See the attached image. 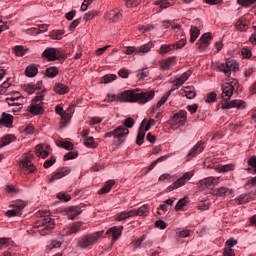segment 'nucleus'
I'll return each mask as SVG.
<instances>
[{"mask_svg": "<svg viewBox=\"0 0 256 256\" xmlns=\"http://www.w3.org/2000/svg\"><path fill=\"white\" fill-rule=\"evenodd\" d=\"M153 99H155L154 90H129V103H138V105H145L146 103H149V101H153Z\"/></svg>", "mask_w": 256, "mask_h": 256, "instance_id": "1", "label": "nucleus"}, {"mask_svg": "<svg viewBox=\"0 0 256 256\" xmlns=\"http://www.w3.org/2000/svg\"><path fill=\"white\" fill-rule=\"evenodd\" d=\"M103 237V231L85 234L79 238L77 247L79 249H93V246Z\"/></svg>", "mask_w": 256, "mask_h": 256, "instance_id": "2", "label": "nucleus"}, {"mask_svg": "<svg viewBox=\"0 0 256 256\" xmlns=\"http://www.w3.org/2000/svg\"><path fill=\"white\" fill-rule=\"evenodd\" d=\"M5 101L10 107H18L17 111L13 110V113H19V111L23 109V105L27 102L25 97H23L19 92H12L8 94Z\"/></svg>", "mask_w": 256, "mask_h": 256, "instance_id": "3", "label": "nucleus"}, {"mask_svg": "<svg viewBox=\"0 0 256 256\" xmlns=\"http://www.w3.org/2000/svg\"><path fill=\"white\" fill-rule=\"evenodd\" d=\"M36 229L37 232L40 233V235H47L49 231H53L55 229V220L50 218L49 216L41 217L38 220Z\"/></svg>", "mask_w": 256, "mask_h": 256, "instance_id": "4", "label": "nucleus"}, {"mask_svg": "<svg viewBox=\"0 0 256 256\" xmlns=\"http://www.w3.org/2000/svg\"><path fill=\"white\" fill-rule=\"evenodd\" d=\"M45 99V92H38L35 99L32 100V103L29 107V113L32 115H43V100Z\"/></svg>", "mask_w": 256, "mask_h": 256, "instance_id": "5", "label": "nucleus"}, {"mask_svg": "<svg viewBox=\"0 0 256 256\" xmlns=\"http://www.w3.org/2000/svg\"><path fill=\"white\" fill-rule=\"evenodd\" d=\"M237 85V81L234 80L233 82L224 83L222 85V94H221V102L220 105L223 107L225 103L231 101V97H233V91H235V86Z\"/></svg>", "mask_w": 256, "mask_h": 256, "instance_id": "6", "label": "nucleus"}, {"mask_svg": "<svg viewBox=\"0 0 256 256\" xmlns=\"http://www.w3.org/2000/svg\"><path fill=\"white\" fill-rule=\"evenodd\" d=\"M192 177L193 172L184 173L180 178H178L175 182L166 188L167 193H171V191H175L180 189V187H184V185H187L188 181H191Z\"/></svg>", "mask_w": 256, "mask_h": 256, "instance_id": "7", "label": "nucleus"}, {"mask_svg": "<svg viewBox=\"0 0 256 256\" xmlns=\"http://www.w3.org/2000/svg\"><path fill=\"white\" fill-rule=\"evenodd\" d=\"M129 135V130L123 126H118L114 131L105 134L106 138L114 137L118 143H124L125 139Z\"/></svg>", "mask_w": 256, "mask_h": 256, "instance_id": "8", "label": "nucleus"}, {"mask_svg": "<svg viewBox=\"0 0 256 256\" xmlns=\"http://www.w3.org/2000/svg\"><path fill=\"white\" fill-rule=\"evenodd\" d=\"M219 71H222L226 77H231V71H237L239 64L235 60L227 59L226 63H222L218 66Z\"/></svg>", "mask_w": 256, "mask_h": 256, "instance_id": "9", "label": "nucleus"}, {"mask_svg": "<svg viewBox=\"0 0 256 256\" xmlns=\"http://www.w3.org/2000/svg\"><path fill=\"white\" fill-rule=\"evenodd\" d=\"M108 100H104L107 103H129V90L120 92L118 94H107Z\"/></svg>", "mask_w": 256, "mask_h": 256, "instance_id": "10", "label": "nucleus"}, {"mask_svg": "<svg viewBox=\"0 0 256 256\" xmlns=\"http://www.w3.org/2000/svg\"><path fill=\"white\" fill-rule=\"evenodd\" d=\"M81 222H74L71 226H64L60 228L59 235L61 237H69V235H73L75 233H79L81 231Z\"/></svg>", "mask_w": 256, "mask_h": 256, "instance_id": "11", "label": "nucleus"}, {"mask_svg": "<svg viewBox=\"0 0 256 256\" xmlns=\"http://www.w3.org/2000/svg\"><path fill=\"white\" fill-rule=\"evenodd\" d=\"M215 185H219V177H207L200 180L198 183L200 189H211V187H215Z\"/></svg>", "mask_w": 256, "mask_h": 256, "instance_id": "12", "label": "nucleus"}, {"mask_svg": "<svg viewBox=\"0 0 256 256\" xmlns=\"http://www.w3.org/2000/svg\"><path fill=\"white\" fill-rule=\"evenodd\" d=\"M42 57L47 61H57L61 57V51L57 48H46L42 53Z\"/></svg>", "mask_w": 256, "mask_h": 256, "instance_id": "13", "label": "nucleus"}, {"mask_svg": "<svg viewBox=\"0 0 256 256\" xmlns=\"http://www.w3.org/2000/svg\"><path fill=\"white\" fill-rule=\"evenodd\" d=\"M71 173V168L63 167L59 170L55 171L52 174V177L48 179V183H53V181H58V179H63V177H67Z\"/></svg>", "mask_w": 256, "mask_h": 256, "instance_id": "14", "label": "nucleus"}, {"mask_svg": "<svg viewBox=\"0 0 256 256\" xmlns=\"http://www.w3.org/2000/svg\"><path fill=\"white\" fill-rule=\"evenodd\" d=\"M245 107H247V102L243 100H232L222 104L221 109H245Z\"/></svg>", "mask_w": 256, "mask_h": 256, "instance_id": "15", "label": "nucleus"}, {"mask_svg": "<svg viewBox=\"0 0 256 256\" xmlns=\"http://www.w3.org/2000/svg\"><path fill=\"white\" fill-rule=\"evenodd\" d=\"M172 121L175 125H185L187 123V111L180 110L173 116Z\"/></svg>", "mask_w": 256, "mask_h": 256, "instance_id": "16", "label": "nucleus"}, {"mask_svg": "<svg viewBox=\"0 0 256 256\" xmlns=\"http://www.w3.org/2000/svg\"><path fill=\"white\" fill-rule=\"evenodd\" d=\"M51 149L50 145L38 144L35 149V153L37 157H42V159H46L49 157V150Z\"/></svg>", "mask_w": 256, "mask_h": 256, "instance_id": "17", "label": "nucleus"}, {"mask_svg": "<svg viewBox=\"0 0 256 256\" xmlns=\"http://www.w3.org/2000/svg\"><path fill=\"white\" fill-rule=\"evenodd\" d=\"M179 95H181V97H186L187 99H195L197 93L195 92V87L187 86L179 91Z\"/></svg>", "mask_w": 256, "mask_h": 256, "instance_id": "18", "label": "nucleus"}, {"mask_svg": "<svg viewBox=\"0 0 256 256\" xmlns=\"http://www.w3.org/2000/svg\"><path fill=\"white\" fill-rule=\"evenodd\" d=\"M177 65V58L169 57L160 62V67L163 71H169L171 67H175Z\"/></svg>", "mask_w": 256, "mask_h": 256, "instance_id": "19", "label": "nucleus"}, {"mask_svg": "<svg viewBox=\"0 0 256 256\" xmlns=\"http://www.w3.org/2000/svg\"><path fill=\"white\" fill-rule=\"evenodd\" d=\"M123 232V226H113L107 230L106 235H111L113 241H117Z\"/></svg>", "mask_w": 256, "mask_h": 256, "instance_id": "20", "label": "nucleus"}, {"mask_svg": "<svg viewBox=\"0 0 256 256\" xmlns=\"http://www.w3.org/2000/svg\"><path fill=\"white\" fill-rule=\"evenodd\" d=\"M175 91V88H172L170 91L166 92L161 99L157 102V104L152 108L153 113L157 111V109H161L165 103H167V99L171 96V93Z\"/></svg>", "mask_w": 256, "mask_h": 256, "instance_id": "21", "label": "nucleus"}, {"mask_svg": "<svg viewBox=\"0 0 256 256\" xmlns=\"http://www.w3.org/2000/svg\"><path fill=\"white\" fill-rule=\"evenodd\" d=\"M150 209L151 207L149 204H144L140 208L133 209L132 211H134V217H147V215H149Z\"/></svg>", "mask_w": 256, "mask_h": 256, "instance_id": "22", "label": "nucleus"}, {"mask_svg": "<svg viewBox=\"0 0 256 256\" xmlns=\"http://www.w3.org/2000/svg\"><path fill=\"white\" fill-rule=\"evenodd\" d=\"M0 125L8 128L13 127V115L3 112L0 118Z\"/></svg>", "mask_w": 256, "mask_h": 256, "instance_id": "23", "label": "nucleus"}, {"mask_svg": "<svg viewBox=\"0 0 256 256\" xmlns=\"http://www.w3.org/2000/svg\"><path fill=\"white\" fill-rule=\"evenodd\" d=\"M192 72L190 70L184 72L180 77L176 78L173 81V84L175 85V87H181V85L185 84V81H187V79H189V77H191Z\"/></svg>", "mask_w": 256, "mask_h": 256, "instance_id": "24", "label": "nucleus"}, {"mask_svg": "<svg viewBox=\"0 0 256 256\" xmlns=\"http://www.w3.org/2000/svg\"><path fill=\"white\" fill-rule=\"evenodd\" d=\"M213 39V36H211V33H205L200 38V49L201 51H205L207 49L209 42Z\"/></svg>", "mask_w": 256, "mask_h": 256, "instance_id": "25", "label": "nucleus"}, {"mask_svg": "<svg viewBox=\"0 0 256 256\" xmlns=\"http://www.w3.org/2000/svg\"><path fill=\"white\" fill-rule=\"evenodd\" d=\"M203 149H205V146H203V142H198L189 152L188 157H197L200 153H203Z\"/></svg>", "mask_w": 256, "mask_h": 256, "instance_id": "26", "label": "nucleus"}, {"mask_svg": "<svg viewBox=\"0 0 256 256\" xmlns=\"http://www.w3.org/2000/svg\"><path fill=\"white\" fill-rule=\"evenodd\" d=\"M20 165L25 169V171H28V173H35L37 170L35 165L31 163V160L28 159L21 160Z\"/></svg>", "mask_w": 256, "mask_h": 256, "instance_id": "27", "label": "nucleus"}, {"mask_svg": "<svg viewBox=\"0 0 256 256\" xmlns=\"http://www.w3.org/2000/svg\"><path fill=\"white\" fill-rule=\"evenodd\" d=\"M10 207H13L17 213L21 215V211L27 207V202L23 200H15L11 203Z\"/></svg>", "mask_w": 256, "mask_h": 256, "instance_id": "28", "label": "nucleus"}, {"mask_svg": "<svg viewBox=\"0 0 256 256\" xmlns=\"http://www.w3.org/2000/svg\"><path fill=\"white\" fill-rule=\"evenodd\" d=\"M54 91L57 93V95H67V93H69V86L63 83H58L55 84Z\"/></svg>", "mask_w": 256, "mask_h": 256, "instance_id": "29", "label": "nucleus"}, {"mask_svg": "<svg viewBox=\"0 0 256 256\" xmlns=\"http://www.w3.org/2000/svg\"><path fill=\"white\" fill-rule=\"evenodd\" d=\"M173 154H166L164 156H160L158 159L154 160L153 162H151V164L148 166V171H153V169H155V167H157L158 163H163V161H167V159H169V157H171Z\"/></svg>", "mask_w": 256, "mask_h": 256, "instance_id": "30", "label": "nucleus"}, {"mask_svg": "<svg viewBox=\"0 0 256 256\" xmlns=\"http://www.w3.org/2000/svg\"><path fill=\"white\" fill-rule=\"evenodd\" d=\"M155 125H157V121H155V119L150 118L148 121L147 118H145L142 120L140 127L144 129V131H149V129Z\"/></svg>", "mask_w": 256, "mask_h": 256, "instance_id": "31", "label": "nucleus"}, {"mask_svg": "<svg viewBox=\"0 0 256 256\" xmlns=\"http://www.w3.org/2000/svg\"><path fill=\"white\" fill-rule=\"evenodd\" d=\"M151 49H153V42H148V43L140 46L139 48H137V55H145V54L149 53V51H151Z\"/></svg>", "mask_w": 256, "mask_h": 256, "instance_id": "32", "label": "nucleus"}, {"mask_svg": "<svg viewBox=\"0 0 256 256\" xmlns=\"http://www.w3.org/2000/svg\"><path fill=\"white\" fill-rule=\"evenodd\" d=\"M131 217H135V211H123L117 215V221H125L126 219H131Z\"/></svg>", "mask_w": 256, "mask_h": 256, "instance_id": "33", "label": "nucleus"}, {"mask_svg": "<svg viewBox=\"0 0 256 256\" xmlns=\"http://www.w3.org/2000/svg\"><path fill=\"white\" fill-rule=\"evenodd\" d=\"M214 195H217V197H223L225 195H233V190L227 187H220L214 190Z\"/></svg>", "mask_w": 256, "mask_h": 256, "instance_id": "34", "label": "nucleus"}, {"mask_svg": "<svg viewBox=\"0 0 256 256\" xmlns=\"http://www.w3.org/2000/svg\"><path fill=\"white\" fill-rule=\"evenodd\" d=\"M113 185H115V180H109L106 184L98 191V195H105L111 191Z\"/></svg>", "mask_w": 256, "mask_h": 256, "instance_id": "35", "label": "nucleus"}, {"mask_svg": "<svg viewBox=\"0 0 256 256\" xmlns=\"http://www.w3.org/2000/svg\"><path fill=\"white\" fill-rule=\"evenodd\" d=\"M84 145L85 147H88V149H97V147L99 146V144L95 142V138H93V136L85 138Z\"/></svg>", "mask_w": 256, "mask_h": 256, "instance_id": "36", "label": "nucleus"}, {"mask_svg": "<svg viewBox=\"0 0 256 256\" xmlns=\"http://www.w3.org/2000/svg\"><path fill=\"white\" fill-rule=\"evenodd\" d=\"M235 27L237 31H247V29H249V25L247 24V20L245 19H239L236 22Z\"/></svg>", "mask_w": 256, "mask_h": 256, "instance_id": "37", "label": "nucleus"}, {"mask_svg": "<svg viewBox=\"0 0 256 256\" xmlns=\"http://www.w3.org/2000/svg\"><path fill=\"white\" fill-rule=\"evenodd\" d=\"M67 215H68L69 219H75V217H77V215H81V210L77 207H69L67 209Z\"/></svg>", "mask_w": 256, "mask_h": 256, "instance_id": "38", "label": "nucleus"}, {"mask_svg": "<svg viewBox=\"0 0 256 256\" xmlns=\"http://www.w3.org/2000/svg\"><path fill=\"white\" fill-rule=\"evenodd\" d=\"M153 5H156L160 9H169V7H172L173 4L169 2V0H156Z\"/></svg>", "mask_w": 256, "mask_h": 256, "instance_id": "39", "label": "nucleus"}, {"mask_svg": "<svg viewBox=\"0 0 256 256\" xmlns=\"http://www.w3.org/2000/svg\"><path fill=\"white\" fill-rule=\"evenodd\" d=\"M200 31H199V28L195 27V26H192L191 29H190V41L192 43H195L200 35Z\"/></svg>", "mask_w": 256, "mask_h": 256, "instance_id": "40", "label": "nucleus"}, {"mask_svg": "<svg viewBox=\"0 0 256 256\" xmlns=\"http://www.w3.org/2000/svg\"><path fill=\"white\" fill-rule=\"evenodd\" d=\"M38 72L39 69H37V66L35 65H29L25 70V74L27 77H35V75H37Z\"/></svg>", "mask_w": 256, "mask_h": 256, "instance_id": "41", "label": "nucleus"}, {"mask_svg": "<svg viewBox=\"0 0 256 256\" xmlns=\"http://www.w3.org/2000/svg\"><path fill=\"white\" fill-rule=\"evenodd\" d=\"M236 203H239V205H243L244 203H249V201H251V194H242L240 196H238L235 199Z\"/></svg>", "mask_w": 256, "mask_h": 256, "instance_id": "42", "label": "nucleus"}, {"mask_svg": "<svg viewBox=\"0 0 256 256\" xmlns=\"http://www.w3.org/2000/svg\"><path fill=\"white\" fill-rule=\"evenodd\" d=\"M13 141H15V135L13 134H7L1 138V143L3 147L10 145V143H13Z\"/></svg>", "mask_w": 256, "mask_h": 256, "instance_id": "43", "label": "nucleus"}, {"mask_svg": "<svg viewBox=\"0 0 256 256\" xmlns=\"http://www.w3.org/2000/svg\"><path fill=\"white\" fill-rule=\"evenodd\" d=\"M145 133H147V130H145L144 128H142L140 126L139 131H138V135H137V138H136V143L138 145H143V141L145 139Z\"/></svg>", "mask_w": 256, "mask_h": 256, "instance_id": "44", "label": "nucleus"}, {"mask_svg": "<svg viewBox=\"0 0 256 256\" xmlns=\"http://www.w3.org/2000/svg\"><path fill=\"white\" fill-rule=\"evenodd\" d=\"M45 75H46V77L53 79L54 77H57V75H59V69H57V67L47 68Z\"/></svg>", "mask_w": 256, "mask_h": 256, "instance_id": "45", "label": "nucleus"}, {"mask_svg": "<svg viewBox=\"0 0 256 256\" xmlns=\"http://www.w3.org/2000/svg\"><path fill=\"white\" fill-rule=\"evenodd\" d=\"M7 247H13V240L10 238H0V249H7Z\"/></svg>", "mask_w": 256, "mask_h": 256, "instance_id": "46", "label": "nucleus"}, {"mask_svg": "<svg viewBox=\"0 0 256 256\" xmlns=\"http://www.w3.org/2000/svg\"><path fill=\"white\" fill-rule=\"evenodd\" d=\"M117 79V75L115 74H107L101 78V83L104 85H107L108 83H112V81H115Z\"/></svg>", "mask_w": 256, "mask_h": 256, "instance_id": "47", "label": "nucleus"}, {"mask_svg": "<svg viewBox=\"0 0 256 256\" xmlns=\"http://www.w3.org/2000/svg\"><path fill=\"white\" fill-rule=\"evenodd\" d=\"M55 111L57 113V115H60V117H62L63 119H69V117H71L69 115V113L65 112V110H63V106L61 105H57L55 107Z\"/></svg>", "mask_w": 256, "mask_h": 256, "instance_id": "48", "label": "nucleus"}, {"mask_svg": "<svg viewBox=\"0 0 256 256\" xmlns=\"http://www.w3.org/2000/svg\"><path fill=\"white\" fill-rule=\"evenodd\" d=\"M63 35H64L63 30L53 31L50 34V39H53L54 41H61V39H63Z\"/></svg>", "mask_w": 256, "mask_h": 256, "instance_id": "49", "label": "nucleus"}, {"mask_svg": "<svg viewBox=\"0 0 256 256\" xmlns=\"http://www.w3.org/2000/svg\"><path fill=\"white\" fill-rule=\"evenodd\" d=\"M111 15H112V21H114V23H117V21H121V19L123 17L121 10H119L118 8L113 10Z\"/></svg>", "mask_w": 256, "mask_h": 256, "instance_id": "50", "label": "nucleus"}, {"mask_svg": "<svg viewBox=\"0 0 256 256\" xmlns=\"http://www.w3.org/2000/svg\"><path fill=\"white\" fill-rule=\"evenodd\" d=\"M122 53H124V55H137V47H135V46H126L122 50Z\"/></svg>", "mask_w": 256, "mask_h": 256, "instance_id": "51", "label": "nucleus"}, {"mask_svg": "<svg viewBox=\"0 0 256 256\" xmlns=\"http://www.w3.org/2000/svg\"><path fill=\"white\" fill-rule=\"evenodd\" d=\"M158 181L160 183H165V181H167V183H171V181H173V175H171L170 173H164L160 175Z\"/></svg>", "mask_w": 256, "mask_h": 256, "instance_id": "52", "label": "nucleus"}, {"mask_svg": "<svg viewBox=\"0 0 256 256\" xmlns=\"http://www.w3.org/2000/svg\"><path fill=\"white\" fill-rule=\"evenodd\" d=\"M185 45H187V38H182L178 42L172 44V49H183Z\"/></svg>", "mask_w": 256, "mask_h": 256, "instance_id": "53", "label": "nucleus"}, {"mask_svg": "<svg viewBox=\"0 0 256 256\" xmlns=\"http://www.w3.org/2000/svg\"><path fill=\"white\" fill-rule=\"evenodd\" d=\"M210 207H211V201L209 200L201 201L198 204V209L200 211H207Z\"/></svg>", "mask_w": 256, "mask_h": 256, "instance_id": "54", "label": "nucleus"}, {"mask_svg": "<svg viewBox=\"0 0 256 256\" xmlns=\"http://www.w3.org/2000/svg\"><path fill=\"white\" fill-rule=\"evenodd\" d=\"M97 15H99V12L92 10L88 13H86L83 17L84 21H92V19H95V17H97Z\"/></svg>", "mask_w": 256, "mask_h": 256, "instance_id": "55", "label": "nucleus"}, {"mask_svg": "<svg viewBox=\"0 0 256 256\" xmlns=\"http://www.w3.org/2000/svg\"><path fill=\"white\" fill-rule=\"evenodd\" d=\"M62 243L59 240H52L48 245L47 248L51 251L53 249H59L61 247Z\"/></svg>", "mask_w": 256, "mask_h": 256, "instance_id": "56", "label": "nucleus"}, {"mask_svg": "<svg viewBox=\"0 0 256 256\" xmlns=\"http://www.w3.org/2000/svg\"><path fill=\"white\" fill-rule=\"evenodd\" d=\"M235 169V165L226 164L219 167L220 173H227V171H233Z\"/></svg>", "mask_w": 256, "mask_h": 256, "instance_id": "57", "label": "nucleus"}, {"mask_svg": "<svg viewBox=\"0 0 256 256\" xmlns=\"http://www.w3.org/2000/svg\"><path fill=\"white\" fill-rule=\"evenodd\" d=\"M217 101V93L210 92L206 95V103H215Z\"/></svg>", "mask_w": 256, "mask_h": 256, "instance_id": "58", "label": "nucleus"}, {"mask_svg": "<svg viewBox=\"0 0 256 256\" xmlns=\"http://www.w3.org/2000/svg\"><path fill=\"white\" fill-rule=\"evenodd\" d=\"M126 7L129 9H133V7H138V5L141 3V0H125Z\"/></svg>", "mask_w": 256, "mask_h": 256, "instance_id": "59", "label": "nucleus"}, {"mask_svg": "<svg viewBox=\"0 0 256 256\" xmlns=\"http://www.w3.org/2000/svg\"><path fill=\"white\" fill-rule=\"evenodd\" d=\"M248 166L253 169V174L256 175V156H251L250 159H248Z\"/></svg>", "mask_w": 256, "mask_h": 256, "instance_id": "60", "label": "nucleus"}, {"mask_svg": "<svg viewBox=\"0 0 256 256\" xmlns=\"http://www.w3.org/2000/svg\"><path fill=\"white\" fill-rule=\"evenodd\" d=\"M186 205H187V200L185 198H182L177 202L175 209L176 211H183V207H185Z\"/></svg>", "mask_w": 256, "mask_h": 256, "instance_id": "61", "label": "nucleus"}, {"mask_svg": "<svg viewBox=\"0 0 256 256\" xmlns=\"http://www.w3.org/2000/svg\"><path fill=\"white\" fill-rule=\"evenodd\" d=\"M133 125H135V120L131 117L127 118L125 121H124V129H131L133 127Z\"/></svg>", "mask_w": 256, "mask_h": 256, "instance_id": "62", "label": "nucleus"}, {"mask_svg": "<svg viewBox=\"0 0 256 256\" xmlns=\"http://www.w3.org/2000/svg\"><path fill=\"white\" fill-rule=\"evenodd\" d=\"M171 49H173V45H162L159 49V53L160 55H165V53H169V51H171Z\"/></svg>", "mask_w": 256, "mask_h": 256, "instance_id": "63", "label": "nucleus"}, {"mask_svg": "<svg viewBox=\"0 0 256 256\" xmlns=\"http://www.w3.org/2000/svg\"><path fill=\"white\" fill-rule=\"evenodd\" d=\"M58 147H62V149H67L68 151L73 149V143L66 141V142H60L57 144Z\"/></svg>", "mask_w": 256, "mask_h": 256, "instance_id": "64", "label": "nucleus"}]
</instances>
